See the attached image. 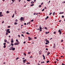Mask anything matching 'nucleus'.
<instances>
[{"instance_id": "53", "label": "nucleus", "mask_w": 65, "mask_h": 65, "mask_svg": "<svg viewBox=\"0 0 65 65\" xmlns=\"http://www.w3.org/2000/svg\"><path fill=\"white\" fill-rule=\"evenodd\" d=\"M18 37H20V35H18Z\"/></svg>"}, {"instance_id": "26", "label": "nucleus", "mask_w": 65, "mask_h": 65, "mask_svg": "<svg viewBox=\"0 0 65 65\" xmlns=\"http://www.w3.org/2000/svg\"><path fill=\"white\" fill-rule=\"evenodd\" d=\"M30 22H28L27 23V25H29V24H30Z\"/></svg>"}, {"instance_id": "34", "label": "nucleus", "mask_w": 65, "mask_h": 65, "mask_svg": "<svg viewBox=\"0 0 65 65\" xmlns=\"http://www.w3.org/2000/svg\"><path fill=\"white\" fill-rule=\"evenodd\" d=\"M9 30H10V29H8L7 30V31H9Z\"/></svg>"}, {"instance_id": "31", "label": "nucleus", "mask_w": 65, "mask_h": 65, "mask_svg": "<svg viewBox=\"0 0 65 65\" xmlns=\"http://www.w3.org/2000/svg\"><path fill=\"white\" fill-rule=\"evenodd\" d=\"M56 32L54 31V34H56Z\"/></svg>"}, {"instance_id": "58", "label": "nucleus", "mask_w": 65, "mask_h": 65, "mask_svg": "<svg viewBox=\"0 0 65 65\" xmlns=\"http://www.w3.org/2000/svg\"><path fill=\"white\" fill-rule=\"evenodd\" d=\"M43 3H42L41 4V5H42V4H43Z\"/></svg>"}, {"instance_id": "57", "label": "nucleus", "mask_w": 65, "mask_h": 65, "mask_svg": "<svg viewBox=\"0 0 65 65\" xmlns=\"http://www.w3.org/2000/svg\"><path fill=\"white\" fill-rule=\"evenodd\" d=\"M3 64H6V63L4 62L3 63Z\"/></svg>"}, {"instance_id": "56", "label": "nucleus", "mask_w": 65, "mask_h": 65, "mask_svg": "<svg viewBox=\"0 0 65 65\" xmlns=\"http://www.w3.org/2000/svg\"><path fill=\"white\" fill-rule=\"evenodd\" d=\"M26 43V42H25V41H24V42H23V43H24H24Z\"/></svg>"}, {"instance_id": "7", "label": "nucleus", "mask_w": 65, "mask_h": 65, "mask_svg": "<svg viewBox=\"0 0 65 65\" xmlns=\"http://www.w3.org/2000/svg\"><path fill=\"white\" fill-rule=\"evenodd\" d=\"M50 54V52H48V53L47 54V56H48V55H49Z\"/></svg>"}, {"instance_id": "45", "label": "nucleus", "mask_w": 65, "mask_h": 65, "mask_svg": "<svg viewBox=\"0 0 65 65\" xmlns=\"http://www.w3.org/2000/svg\"><path fill=\"white\" fill-rule=\"evenodd\" d=\"M8 28H10V26H8Z\"/></svg>"}, {"instance_id": "33", "label": "nucleus", "mask_w": 65, "mask_h": 65, "mask_svg": "<svg viewBox=\"0 0 65 65\" xmlns=\"http://www.w3.org/2000/svg\"><path fill=\"white\" fill-rule=\"evenodd\" d=\"M49 62H50V61L49 60L47 61V63H48Z\"/></svg>"}, {"instance_id": "6", "label": "nucleus", "mask_w": 65, "mask_h": 65, "mask_svg": "<svg viewBox=\"0 0 65 65\" xmlns=\"http://www.w3.org/2000/svg\"><path fill=\"white\" fill-rule=\"evenodd\" d=\"M64 13V12H60L59 13V14H63Z\"/></svg>"}, {"instance_id": "20", "label": "nucleus", "mask_w": 65, "mask_h": 65, "mask_svg": "<svg viewBox=\"0 0 65 65\" xmlns=\"http://www.w3.org/2000/svg\"><path fill=\"white\" fill-rule=\"evenodd\" d=\"M55 14V12H54L53 13V15H54Z\"/></svg>"}, {"instance_id": "35", "label": "nucleus", "mask_w": 65, "mask_h": 65, "mask_svg": "<svg viewBox=\"0 0 65 65\" xmlns=\"http://www.w3.org/2000/svg\"><path fill=\"white\" fill-rule=\"evenodd\" d=\"M9 11H7V13H9Z\"/></svg>"}, {"instance_id": "25", "label": "nucleus", "mask_w": 65, "mask_h": 65, "mask_svg": "<svg viewBox=\"0 0 65 65\" xmlns=\"http://www.w3.org/2000/svg\"><path fill=\"white\" fill-rule=\"evenodd\" d=\"M2 14V12H0V15H1V14Z\"/></svg>"}, {"instance_id": "14", "label": "nucleus", "mask_w": 65, "mask_h": 65, "mask_svg": "<svg viewBox=\"0 0 65 65\" xmlns=\"http://www.w3.org/2000/svg\"><path fill=\"white\" fill-rule=\"evenodd\" d=\"M17 43V45H18L19 44H20V42H16Z\"/></svg>"}, {"instance_id": "22", "label": "nucleus", "mask_w": 65, "mask_h": 65, "mask_svg": "<svg viewBox=\"0 0 65 65\" xmlns=\"http://www.w3.org/2000/svg\"><path fill=\"white\" fill-rule=\"evenodd\" d=\"M3 15L1 14V15H0V17H2L3 16Z\"/></svg>"}, {"instance_id": "9", "label": "nucleus", "mask_w": 65, "mask_h": 65, "mask_svg": "<svg viewBox=\"0 0 65 65\" xmlns=\"http://www.w3.org/2000/svg\"><path fill=\"white\" fill-rule=\"evenodd\" d=\"M31 4H33L34 3V2H33V1H32L31 2Z\"/></svg>"}, {"instance_id": "38", "label": "nucleus", "mask_w": 65, "mask_h": 65, "mask_svg": "<svg viewBox=\"0 0 65 65\" xmlns=\"http://www.w3.org/2000/svg\"><path fill=\"white\" fill-rule=\"evenodd\" d=\"M45 29H46V30H47V28H46V27H45Z\"/></svg>"}, {"instance_id": "62", "label": "nucleus", "mask_w": 65, "mask_h": 65, "mask_svg": "<svg viewBox=\"0 0 65 65\" xmlns=\"http://www.w3.org/2000/svg\"><path fill=\"white\" fill-rule=\"evenodd\" d=\"M27 63L28 64H30V62H28Z\"/></svg>"}, {"instance_id": "18", "label": "nucleus", "mask_w": 65, "mask_h": 65, "mask_svg": "<svg viewBox=\"0 0 65 65\" xmlns=\"http://www.w3.org/2000/svg\"><path fill=\"white\" fill-rule=\"evenodd\" d=\"M14 45H17V42L15 43H14Z\"/></svg>"}, {"instance_id": "3", "label": "nucleus", "mask_w": 65, "mask_h": 65, "mask_svg": "<svg viewBox=\"0 0 65 65\" xmlns=\"http://www.w3.org/2000/svg\"><path fill=\"white\" fill-rule=\"evenodd\" d=\"M13 48V46L9 48L10 50H12Z\"/></svg>"}, {"instance_id": "29", "label": "nucleus", "mask_w": 65, "mask_h": 65, "mask_svg": "<svg viewBox=\"0 0 65 65\" xmlns=\"http://www.w3.org/2000/svg\"><path fill=\"white\" fill-rule=\"evenodd\" d=\"M33 5H34V4H32L30 5V6H33Z\"/></svg>"}, {"instance_id": "4", "label": "nucleus", "mask_w": 65, "mask_h": 65, "mask_svg": "<svg viewBox=\"0 0 65 65\" xmlns=\"http://www.w3.org/2000/svg\"><path fill=\"white\" fill-rule=\"evenodd\" d=\"M13 39H12L11 40V43H13Z\"/></svg>"}, {"instance_id": "44", "label": "nucleus", "mask_w": 65, "mask_h": 65, "mask_svg": "<svg viewBox=\"0 0 65 65\" xmlns=\"http://www.w3.org/2000/svg\"><path fill=\"white\" fill-rule=\"evenodd\" d=\"M8 32L9 33H10V31H8Z\"/></svg>"}, {"instance_id": "30", "label": "nucleus", "mask_w": 65, "mask_h": 65, "mask_svg": "<svg viewBox=\"0 0 65 65\" xmlns=\"http://www.w3.org/2000/svg\"><path fill=\"white\" fill-rule=\"evenodd\" d=\"M62 18H64V15H62Z\"/></svg>"}, {"instance_id": "49", "label": "nucleus", "mask_w": 65, "mask_h": 65, "mask_svg": "<svg viewBox=\"0 0 65 65\" xmlns=\"http://www.w3.org/2000/svg\"><path fill=\"white\" fill-rule=\"evenodd\" d=\"M6 35H8V33H6Z\"/></svg>"}, {"instance_id": "59", "label": "nucleus", "mask_w": 65, "mask_h": 65, "mask_svg": "<svg viewBox=\"0 0 65 65\" xmlns=\"http://www.w3.org/2000/svg\"><path fill=\"white\" fill-rule=\"evenodd\" d=\"M28 54H30V52H29L28 53Z\"/></svg>"}, {"instance_id": "2", "label": "nucleus", "mask_w": 65, "mask_h": 65, "mask_svg": "<svg viewBox=\"0 0 65 65\" xmlns=\"http://www.w3.org/2000/svg\"><path fill=\"white\" fill-rule=\"evenodd\" d=\"M58 32L60 33L59 34H61V30L60 29H59V31H58Z\"/></svg>"}, {"instance_id": "64", "label": "nucleus", "mask_w": 65, "mask_h": 65, "mask_svg": "<svg viewBox=\"0 0 65 65\" xmlns=\"http://www.w3.org/2000/svg\"><path fill=\"white\" fill-rule=\"evenodd\" d=\"M30 0H27V1H30Z\"/></svg>"}, {"instance_id": "27", "label": "nucleus", "mask_w": 65, "mask_h": 65, "mask_svg": "<svg viewBox=\"0 0 65 65\" xmlns=\"http://www.w3.org/2000/svg\"><path fill=\"white\" fill-rule=\"evenodd\" d=\"M4 48H5L6 47V46L5 45H4L3 47Z\"/></svg>"}, {"instance_id": "28", "label": "nucleus", "mask_w": 65, "mask_h": 65, "mask_svg": "<svg viewBox=\"0 0 65 65\" xmlns=\"http://www.w3.org/2000/svg\"><path fill=\"white\" fill-rule=\"evenodd\" d=\"M26 34H28V35H29V34H30V33H28V32H26Z\"/></svg>"}, {"instance_id": "10", "label": "nucleus", "mask_w": 65, "mask_h": 65, "mask_svg": "<svg viewBox=\"0 0 65 65\" xmlns=\"http://www.w3.org/2000/svg\"><path fill=\"white\" fill-rule=\"evenodd\" d=\"M50 32H45V33L46 34H48Z\"/></svg>"}, {"instance_id": "54", "label": "nucleus", "mask_w": 65, "mask_h": 65, "mask_svg": "<svg viewBox=\"0 0 65 65\" xmlns=\"http://www.w3.org/2000/svg\"><path fill=\"white\" fill-rule=\"evenodd\" d=\"M2 24H3L4 23V21H3L2 22Z\"/></svg>"}, {"instance_id": "1", "label": "nucleus", "mask_w": 65, "mask_h": 65, "mask_svg": "<svg viewBox=\"0 0 65 65\" xmlns=\"http://www.w3.org/2000/svg\"><path fill=\"white\" fill-rule=\"evenodd\" d=\"M20 20L22 21H24V17H22L21 18Z\"/></svg>"}, {"instance_id": "42", "label": "nucleus", "mask_w": 65, "mask_h": 65, "mask_svg": "<svg viewBox=\"0 0 65 65\" xmlns=\"http://www.w3.org/2000/svg\"><path fill=\"white\" fill-rule=\"evenodd\" d=\"M36 13H34V15H35Z\"/></svg>"}, {"instance_id": "50", "label": "nucleus", "mask_w": 65, "mask_h": 65, "mask_svg": "<svg viewBox=\"0 0 65 65\" xmlns=\"http://www.w3.org/2000/svg\"><path fill=\"white\" fill-rule=\"evenodd\" d=\"M46 40H47V39H45V41H46Z\"/></svg>"}, {"instance_id": "5", "label": "nucleus", "mask_w": 65, "mask_h": 65, "mask_svg": "<svg viewBox=\"0 0 65 65\" xmlns=\"http://www.w3.org/2000/svg\"><path fill=\"white\" fill-rule=\"evenodd\" d=\"M43 59L44 60V59H45V56H44V55H43Z\"/></svg>"}, {"instance_id": "55", "label": "nucleus", "mask_w": 65, "mask_h": 65, "mask_svg": "<svg viewBox=\"0 0 65 65\" xmlns=\"http://www.w3.org/2000/svg\"><path fill=\"white\" fill-rule=\"evenodd\" d=\"M45 44H48V43H46Z\"/></svg>"}, {"instance_id": "15", "label": "nucleus", "mask_w": 65, "mask_h": 65, "mask_svg": "<svg viewBox=\"0 0 65 65\" xmlns=\"http://www.w3.org/2000/svg\"><path fill=\"white\" fill-rule=\"evenodd\" d=\"M23 54L25 56H26V54L25 53H24Z\"/></svg>"}, {"instance_id": "19", "label": "nucleus", "mask_w": 65, "mask_h": 65, "mask_svg": "<svg viewBox=\"0 0 65 65\" xmlns=\"http://www.w3.org/2000/svg\"><path fill=\"white\" fill-rule=\"evenodd\" d=\"M17 11L16 10H15V14H17Z\"/></svg>"}, {"instance_id": "24", "label": "nucleus", "mask_w": 65, "mask_h": 65, "mask_svg": "<svg viewBox=\"0 0 65 65\" xmlns=\"http://www.w3.org/2000/svg\"><path fill=\"white\" fill-rule=\"evenodd\" d=\"M32 38H29V40H32Z\"/></svg>"}, {"instance_id": "46", "label": "nucleus", "mask_w": 65, "mask_h": 65, "mask_svg": "<svg viewBox=\"0 0 65 65\" xmlns=\"http://www.w3.org/2000/svg\"><path fill=\"white\" fill-rule=\"evenodd\" d=\"M12 2H14V1H15L14 0H12Z\"/></svg>"}, {"instance_id": "60", "label": "nucleus", "mask_w": 65, "mask_h": 65, "mask_svg": "<svg viewBox=\"0 0 65 65\" xmlns=\"http://www.w3.org/2000/svg\"><path fill=\"white\" fill-rule=\"evenodd\" d=\"M63 41V40H61V42H62Z\"/></svg>"}, {"instance_id": "36", "label": "nucleus", "mask_w": 65, "mask_h": 65, "mask_svg": "<svg viewBox=\"0 0 65 65\" xmlns=\"http://www.w3.org/2000/svg\"><path fill=\"white\" fill-rule=\"evenodd\" d=\"M3 45H6V43H4V44H3Z\"/></svg>"}, {"instance_id": "63", "label": "nucleus", "mask_w": 65, "mask_h": 65, "mask_svg": "<svg viewBox=\"0 0 65 65\" xmlns=\"http://www.w3.org/2000/svg\"><path fill=\"white\" fill-rule=\"evenodd\" d=\"M46 50H47V51H48V49L47 48H46Z\"/></svg>"}, {"instance_id": "17", "label": "nucleus", "mask_w": 65, "mask_h": 65, "mask_svg": "<svg viewBox=\"0 0 65 65\" xmlns=\"http://www.w3.org/2000/svg\"><path fill=\"white\" fill-rule=\"evenodd\" d=\"M14 14H13V15L12 16V18H14Z\"/></svg>"}, {"instance_id": "61", "label": "nucleus", "mask_w": 65, "mask_h": 65, "mask_svg": "<svg viewBox=\"0 0 65 65\" xmlns=\"http://www.w3.org/2000/svg\"><path fill=\"white\" fill-rule=\"evenodd\" d=\"M34 38L35 39H37V38L36 37H35Z\"/></svg>"}, {"instance_id": "47", "label": "nucleus", "mask_w": 65, "mask_h": 65, "mask_svg": "<svg viewBox=\"0 0 65 65\" xmlns=\"http://www.w3.org/2000/svg\"><path fill=\"white\" fill-rule=\"evenodd\" d=\"M39 28H40V29H42V28L40 27Z\"/></svg>"}, {"instance_id": "23", "label": "nucleus", "mask_w": 65, "mask_h": 65, "mask_svg": "<svg viewBox=\"0 0 65 65\" xmlns=\"http://www.w3.org/2000/svg\"><path fill=\"white\" fill-rule=\"evenodd\" d=\"M11 45H12V46H13V45H14V44H13L12 43L11 44Z\"/></svg>"}, {"instance_id": "39", "label": "nucleus", "mask_w": 65, "mask_h": 65, "mask_svg": "<svg viewBox=\"0 0 65 65\" xmlns=\"http://www.w3.org/2000/svg\"><path fill=\"white\" fill-rule=\"evenodd\" d=\"M21 36H22L23 37H24V36L23 35V34H22V35H21Z\"/></svg>"}, {"instance_id": "21", "label": "nucleus", "mask_w": 65, "mask_h": 65, "mask_svg": "<svg viewBox=\"0 0 65 65\" xmlns=\"http://www.w3.org/2000/svg\"><path fill=\"white\" fill-rule=\"evenodd\" d=\"M55 47H56V45H54L53 46V48H55Z\"/></svg>"}, {"instance_id": "32", "label": "nucleus", "mask_w": 65, "mask_h": 65, "mask_svg": "<svg viewBox=\"0 0 65 65\" xmlns=\"http://www.w3.org/2000/svg\"><path fill=\"white\" fill-rule=\"evenodd\" d=\"M19 59V58L17 57V58H16V60H18V59Z\"/></svg>"}, {"instance_id": "52", "label": "nucleus", "mask_w": 65, "mask_h": 65, "mask_svg": "<svg viewBox=\"0 0 65 65\" xmlns=\"http://www.w3.org/2000/svg\"><path fill=\"white\" fill-rule=\"evenodd\" d=\"M46 18H47V19H48V16H47L46 17Z\"/></svg>"}, {"instance_id": "8", "label": "nucleus", "mask_w": 65, "mask_h": 65, "mask_svg": "<svg viewBox=\"0 0 65 65\" xmlns=\"http://www.w3.org/2000/svg\"><path fill=\"white\" fill-rule=\"evenodd\" d=\"M12 51H14V50H15V48L14 47L12 49Z\"/></svg>"}, {"instance_id": "16", "label": "nucleus", "mask_w": 65, "mask_h": 65, "mask_svg": "<svg viewBox=\"0 0 65 65\" xmlns=\"http://www.w3.org/2000/svg\"><path fill=\"white\" fill-rule=\"evenodd\" d=\"M4 41H5V42H7V40H4Z\"/></svg>"}, {"instance_id": "43", "label": "nucleus", "mask_w": 65, "mask_h": 65, "mask_svg": "<svg viewBox=\"0 0 65 65\" xmlns=\"http://www.w3.org/2000/svg\"><path fill=\"white\" fill-rule=\"evenodd\" d=\"M44 9H43L42 10V11H44Z\"/></svg>"}, {"instance_id": "51", "label": "nucleus", "mask_w": 65, "mask_h": 65, "mask_svg": "<svg viewBox=\"0 0 65 65\" xmlns=\"http://www.w3.org/2000/svg\"><path fill=\"white\" fill-rule=\"evenodd\" d=\"M52 13H50L49 14V15H51V14H52Z\"/></svg>"}, {"instance_id": "40", "label": "nucleus", "mask_w": 65, "mask_h": 65, "mask_svg": "<svg viewBox=\"0 0 65 65\" xmlns=\"http://www.w3.org/2000/svg\"><path fill=\"white\" fill-rule=\"evenodd\" d=\"M16 42H19V41H18V39H17L16 40Z\"/></svg>"}, {"instance_id": "13", "label": "nucleus", "mask_w": 65, "mask_h": 65, "mask_svg": "<svg viewBox=\"0 0 65 65\" xmlns=\"http://www.w3.org/2000/svg\"><path fill=\"white\" fill-rule=\"evenodd\" d=\"M26 61H27V60L25 59L24 60H23V62H26Z\"/></svg>"}, {"instance_id": "11", "label": "nucleus", "mask_w": 65, "mask_h": 65, "mask_svg": "<svg viewBox=\"0 0 65 65\" xmlns=\"http://www.w3.org/2000/svg\"><path fill=\"white\" fill-rule=\"evenodd\" d=\"M46 42H48V43H50L49 41H48V40H47L46 41Z\"/></svg>"}, {"instance_id": "41", "label": "nucleus", "mask_w": 65, "mask_h": 65, "mask_svg": "<svg viewBox=\"0 0 65 65\" xmlns=\"http://www.w3.org/2000/svg\"><path fill=\"white\" fill-rule=\"evenodd\" d=\"M42 63H44V61H43V62H41V64H42Z\"/></svg>"}, {"instance_id": "12", "label": "nucleus", "mask_w": 65, "mask_h": 65, "mask_svg": "<svg viewBox=\"0 0 65 65\" xmlns=\"http://www.w3.org/2000/svg\"><path fill=\"white\" fill-rule=\"evenodd\" d=\"M14 25H17V24H18V23L15 22L14 23Z\"/></svg>"}, {"instance_id": "37", "label": "nucleus", "mask_w": 65, "mask_h": 65, "mask_svg": "<svg viewBox=\"0 0 65 65\" xmlns=\"http://www.w3.org/2000/svg\"><path fill=\"white\" fill-rule=\"evenodd\" d=\"M34 21V20H31V21L33 22Z\"/></svg>"}, {"instance_id": "48", "label": "nucleus", "mask_w": 65, "mask_h": 65, "mask_svg": "<svg viewBox=\"0 0 65 65\" xmlns=\"http://www.w3.org/2000/svg\"><path fill=\"white\" fill-rule=\"evenodd\" d=\"M15 21H16V22H18V20H17V19Z\"/></svg>"}]
</instances>
